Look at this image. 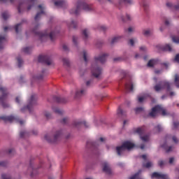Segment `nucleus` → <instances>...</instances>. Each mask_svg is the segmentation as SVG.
<instances>
[{
  "label": "nucleus",
  "mask_w": 179,
  "mask_h": 179,
  "mask_svg": "<svg viewBox=\"0 0 179 179\" xmlns=\"http://www.w3.org/2000/svg\"><path fill=\"white\" fill-rule=\"evenodd\" d=\"M141 138L143 142H148L150 141V137L148 135L141 136Z\"/></svg>",
  "instance_id": "obj_36"
},
{
  "label": "nucleus",
  "mask_w": 179,
  "mask_h": 179,
  "mask_svg": "<svg viewBox=\"0 0 179 179\" xmlns=\"http://www.w3.org/2000/svg\"><path fill=\"white\" fill-rule=\"evenodd\" d=\"M120 38H121V36H115V38H113L111 41V44L113 45L115 43L120 41Z\"/></svg>",
  "instance_id": "obj_31"
},
{
  "label": "nucleus",
  "mask_w": 179,
  "mask_h": 179,
  "mask_svg": "<svg viewBox=\"0 0 179 179\" xmlns=\"http://www.w3.org/2000/svg\"><path fill=\"white\" fill-rule=\"evenodd\" d=\"M15 101H16V102L17 103H20V96H17Z\"/></svg>",
  "instance_id": "obj_62"
},
{
  "label": "nucleus",
  "mask_w": 179,
  "mask_h": 179,
  "mask_svg": "<svg viewBox=\"0 0 179 179\" xmlns=\"http://www.w3.org/2000/svg\"><path fill=\"white\" fill-rule=\"evenodd\" d=\"M38 10H40V12L37 13L36 16L34 17V20L36 22H38L40 20L41 15H45V7H43L42 5L38 6Z\"/></svg>",
  "instance_id": "obj_12"
},
{
  "label": "nucleus",
  "mask_w": 179,
  "mask_h": 179,
  "mask_svg": "<svg viewBox=\"0 0 179 179\" xmlns=\"http://www.w3.org/2000/svg\"><path fill=\"white\" fill-rule=\"evenodd\" d=\"M38 62L45 63L47 65H50L52 64V59L51 57L48 55H40L38 58Z\"/></svg>",
  "instance_id": "obj_11"
},
{
  "label": "nucleus",
  "mask_w": 179,
  "mask_h": 179,
  "mask_svg": "<svg viewBox=\"0 0 179 179\" xmlns=\"http://www.w3.org/2000/svg\"><path fill=\"white\" fill-rule=\"evenodd\" d=\"M175 61H176L178 63H179V54L176 55L175 57Z\"/></svg>",
  "instance_id": "obj_59"
},
{
  "label": "nucleus",
  "mask_w": 179,
  "mask_h": 179,
  "mask_svg": "<svg viewBox=\"0 0 179 179\" xmlns=\"http://www.w3.org/2000/svg\"><path fill=\"white\" fill-rule=\"evenodd\" d=\"M175 84H176V86L178 88H179V75L178 74L175 75Z\"/></svg>",
  "instance_id": "obj_32"
},
{
  "label": "nucleus",
  "mask_w": 179,
  "mask_h": 179,
  "mask_svg": "<svg viewBox=\"0 0 179 179\" xmlns=\"http://www.w3.org/2000/svg\"><path fill=\"white\" fill-rule=\"evenodd\" d=\"M36 105V98L35 94H32L29 99V103L27 107L21 108V112L24 113L25 110H28L29 113H31L34 106Z\"/></svg>",
  "instance_id": "obj_7"
},
{
  "label": "nucleus",
  "mask_w": 179,
  "mask_h": 179,
  "mask_svg": "<svg viewBox=\"0 0 179 179\" xmlns=\"http://www.w3.org/2000/svg\"><path fill=\"white\" fill-rule=\"evenodd\" d=\"M145 132V127H138L135 130V133L138 134V135H142L143 133Z\"/></svg>",
  "instance_id": "obj_25"
},
{
  "label": "nucleus",
  "mask_w": 179,
  "mask_h": 179,
  "mask_svg": "<svg viewBox=\"0 0 179 179\" xmlns=\"http://www.w3.org/2000/svg\"><path fill=\"white\" fill-rule=\"evenodd\" d=\"M172 140L175 143H178V140L177 139V137L176 136H173L172 137Z\"/></svg>",
  "instance_id": "obj_58"
},
{
  "label": "nucleus",
  "mask_w": 179,
  "mask_h": 179,
  "mask_svg": "<svg viewBox=\"0 0 179 179\" xmlns=\"http://www.w3.org/2000/svg\"><path fill=\"white\" fill-rule=\"evenodd\" d=\"M101 165L103 166V171H104L107 174H111V169L108 162H102Z\"/></svg>",
  "instance_id": "obj_17"
},
{
  "label": "nucleus",
  "mask_w": 179,
  "mask_h": 179,
  "mask_svg": "<svg viewBox=\"0 0 179 179\" xmlns=\"http://www.w3.org/2000/svg\"><path fill=\"white\" fill-rule=\"evenodd\" d=\"M158 164L160 168L163 167V166L165 164L164 161H159Z\"/></svg>",
  "instance_id": "obj_53"
},
{
  "label": "nucleus",
  "mask_w": 179,
  "mask_h": 179,
  "mask_svg": "<svg viewBox=\"0 0 179 179\" xmlns=\"http://www.w3.org/2000/svg\"><path fill=\"white\" fill-rule=\"evenodd\" d=\"M53 100L57 103H66L67 100L64 97H61L58 96H54Z\"/></svg>",
  "instance_id": "obj_20"
},
{
  "label": "nucleus",
  "mask_w": 179,
  "mask_h": 179,
  "mask_svg": "<svg viewBox=\"0 0 179 179\" xmlns=\"http://www.w3.org/2000/svg\"><path fill=\"white\" fill-rule=\"evenodd\" d=\"M162 148H164L167 153H169L173 150V147L172 146L166 147V144H163L162 145Z\"/></svg>",
  "instance_id": "obj_27"
},
{
  "label": "nucleus",
  "mask_w": 179,
  "mask_h": 179,
  "mask_svg": "<svg viewBox=\"0 0 179 179\" xmlns=\"http://www.w3.org/2000/svg\"><path fill=\"white\" fill-rule=\"evenodd\" d=\"M82 9L85 12H92L94 10V7L87 3L85 0H79L77 3L76 8L71 10L70 13L78 15Z\"/></svg>",
  "instance_id": "obj_2"
},
{
  "label": "nucleus",
  "mask_w": 179,
  "mask_h": 179,
  "mask_svg": "<svg viewBox=\"0 0 179 179\" xmlns=\"http://www.w3.org/2000/svg\"><path fill=\"white\" fill-rule=\"evenodd\" d=\"M117 115L119 117H125L126 116V112L123 111L120 109V107L117 109Z\"/></svg>",
  "instance_id": "obj_29"
},
{
  "label": "nucleus",
  "mask_w": 179,
  "mask_h": 179,
  "mask_svg": "<svg viewBox=\"0 0 179 179\" xmlns=\"http://www.w3.org/2000/svg\"><path fill=\"white\" fill-rule=\"evenodd\" d=\"M53 111L59 115H62L63 113V111L58 108H53Z\"/></svg>",
  "instance_id": "obj_42"
},
{
  "label": "nucleus",
  "mask_w": 179,
  "mask_h": 179,
  "mask_svg": "<svg viewBox=\"0 0 179 179\" xmlns=\"http://www.w3.org/2000/svg\"><path fill=\"white\" fill-rule=\"evenodd\" d=\"M87 92V87H83L80 90H78L76 92V97L79 98L84 96Z\"/></svg>",
  "instance_id": "obj_16"
},
{
  "label": "nucleus",
  "mask_w": 179,
  "mask_h": 179,
  "mask_svg": "<svg viewBox=\"0 0 179 179\" xmlns=\"http://www.w3.org/2000/svg\"><path fill=\"white\" fill-rule=\"evenodd\" d=\"M157 132H161V131H162L163 128L161 125H157L156 127H155Z\"/></svg>",
  "instance_id": "obj_49"
},
{
  "label": "nucleus",
  "mask_w": 179,
  "mask_h": 179,
  "mask_svg": "<svg viewBox=\"0 0 179 179\" xmlns=\"http://www.w3.org/2000/svg\"><path fill=\"white\" fill-rule=\"evenodd\" d=\"M134 146H135V145L134 143H131L130 141H125L122 143V145L121 146H117L116 148V151H117V155L119 156H121L125 150H129L134 148Z\"/></svg>",
  "instance_id": "obj_5"
},
{
  "label": "nucleus",
  "mask_w": 179,
  "mask_h": 179,
  "mask_svg": "<svg viewBox=\"0 0 179 179\" xmlns=\"http://www.w3.org/2000/svg\"><path fill=\"white\" fill-rule=\"evenodd\" d=\"M1 16L4 20H6L9 17V15L7 12L3 13Z\"/></svg>",
  "instance_id": "obj_37"
},
{
  "label": "nucleus",
  "mask_w": 179,
  "mask_h": 179,
  "mask_svg": "<svg viewBox=\"0 0 179 179\" xmlns=\"http://www.w3.org/2000/svg\"><path fill=\"white\" fill-rule=\"evenodd\" d=\"M77 40H78V38L75 36H73V42L74 43L75 45L77 44Z\"/></svg>",
  "instance_id": "obj_56"
},
{
  "label": "nucleus",
  "mask_w": 179,
  "mask_h": 179,
  "mask_svg": "<svg viewBox=\"0 0 179 179\" xmlns=\"http://www.w3.org/2000/svg\"><path fill=\"white\" fill-rule=\"evenodd\" d=\"M157 63V59H150L148 61V64H147V66L148 67H153Z\"/></svg>",
  "instance_id": "obj_24"
},
{
  "label": "nucleus",
  "mask_w": 179,
  "mask_h": 179,
  "mask_svg": "<svg viewBox=\"0 0 179 179\" xmlns=\"http://www.w3.org/2000/svg\"><path fill=\"white\" fill-rule=\"evenodd\" d=\"M1 120H4L5 122H19L21 125H22L24 123V121L21 120L19 119V117H15V116H3L0 117Z\"/></svg>",
  "instance_id": "obj_10"
},
{
  "label": "nucleus",
  "mask_w": 179,
  "mask_h": 179,
  "mask_svg": "<svg viewBox=\"0 0 179 179\" xmlns=\"http://www.w3.org/2000/svg\"><path fill=\"white\" fill-rule=\"evenodd\" d=\"M82 124H83L84 126H85L86 127H88L87 126V123L86 122H80L78 120H76L73 122V126L76 127H80Z\"/></svg>",
  "instance_id": "obj_23"
},
{
  "label": "nucleus",
  "mask_w": 179,
  "mask_h": 179,
  "mask_svg": "<svg viewBox=\"0 0 179 179\" xmlns=\"http://www.w3.org/2000/svg\"><path fill=\"white\" fill-rule=\"evenodd\" d=\"M6 38L5 36H0V50L3 48L4 44L6 43Z\"/></svg>",
  "instance_id": "obj_21"
},
{
  "label": "nucleus",
  "mask_w": 179,
  "mask_h": 179,
  "mask_svg": "<svg viewBox=\"0 0 179 179\" xmlns=\"http://www.w3.org/2000/svg\"><path fill=\"white\" fill-rule=\"evenodd\" d=\"M17 9H18V13L20 14H22L24 9V4L23 3H20L18 7H17Z\"/></svg>",
  "instance_id": "obj_30"
},
{
  "label": "nucleus",
  "mask_w": 179,
  "mask_h": 179,
  "mask_svg": "<svg viewBox=\"0 0 179 179\" xmlns=\"http://www.w3.org/2000/svg\"><path fill=\"white\" fill-rule=\"evenodd\" d=\"M153 89L156 92H159L164 90H166V92H169L171 91V84L168 81H161L156 84L153 87Z\"/></svg>",
  "instance_id": "obj_4"
},
{
  "label": "nucleus",
  "mask_w": 179,
  "mask_h": 179,
  "mask_svg": "<svg viewBox=\"0 0 179 179\" xmlns=\"http://www.w3.org/2000/svg\"><path fill=\"white\" fill-rule=\"evenodd\" d=\"M166 6H167L168 8H173V9H175L176 10H178V9H179V4H178V5H176V6H173V4L171 3H170V2L166 3Z\"/></svg>",
  "instance_id": "obj_26"
},
{
  "label": "nucleus",
  "mask_w": 179,
  "mask_h": 179,
  "mask_svg": "<svg viewBox=\"0 0 179 179\" xmlns=\"http://www.w3.org/2000/svg\"><path fill=\"white\" fill-rule=\"evenodd\" d=\"M83 56L84 57V61L87 62V52L86 51L83 52Z\"/></svg>",
  "instance_id": "obj_46"
},
{
  "label": "nucleus",
  "mask_w": 179,
  "mask_h": 179,
  "mask_svg": "<svg viewBox=\"0 0 179 179\" xmlns=\"http://www.w3.org/2000/svg\"><path fill=\"white\" fill-rule=\"evenodd\" d=\"M179 126V122H173V127L176 129Z\"/></svg>",
  "instance_id": "obj_60"
},
{
  "label": "nucleus",
  "mask_w": 179,
  "mask_h": 179,
  "mask_svg": "<svg viewBox=\"0 0 179 179\" xmlns=\"http://www.w3.org/2000/svg\"><path fill=\"white\" fill-rule=\"evenodd\" d=\"M70 27H73V29H76L77 24L74 21H72L71 24L69 25Z\"/></svg>",
  "instance_id": "obj_45"
},
{
  "label": "nucleus",
  "mask_w": 179,
  "mask_h": 179,
  "mask_svg": "<svg viewBox=\"0 0 179 179\" xmlns=\"http://www.w3.org/2000/svg\"><path fill=\"white\" fill-rule=\"evenodd\" d=\"M37 0H24L25 2H28L29 3H30L27 8V10H30L32 8V6H34V4L36 3Z\"/></svg>",
  "instance_id": "obj_22"
},
{
  "label": "nucleus",
  "mask_w": 179,
  "mask_h": 179,
  "mask_svg": "<svg viewBox=\"0 0 179 179\" xmlns=\"http://www.w3.org/2000/svg\"><path fill=\"white\" fill-rule=\"evenodd\" d=\"M120 18H121V20H122L123 22L130 21V20H131V17H130L129 15H126V18H124L123 16H121Z\"/></svg>",
  "instance_id": "obj_34"
},
{
  "label": "nucleus",
  "mask_w": 179,
  "mask_h": 179,
  "mask_svg": "<svg viewBox=\"0 0 179 179\" xmlns=\"http://www.w3.org/2000/svg\"><path fill=\"white\" fill-rule=\"evenodd\" d=\"M135 111L138 114V113L143 112L144 111V108H142V107L137 108L135 109Z\"/></svg>",
  "instance_id": "obj_40"
},
{
  "label": "nucleus",
  "mask_w": 179,
  "mask_h": 179,
  "mask_svg": "<svg viewBox=\"0 0 179 179\" xmlns=\"http://www.w3.org/2000/svg\"><path fill=\"white\" fill-rule=\"evenodd\" d=\"M143 34H144V36H149L151 34V31H150V29L144 30Z\"/></svg>",
  "instance_id": "obj_39"
},
{
  "label": "nucleus",
  "mask_w": 179,
  "mask_h": 179,
  "mask_svg": "<svg viewBox=\"0 0 179 179\" xmlns=\"http://www.w3.org/2000/svg\"><path fill=\"white\" fill-rule=\"evenodd\" d=\"M159 113H162V115L164 116L167 115L166 110L165 109H164L162 106H156L152 108L151 112L148 114V117L155 118L157 116Z\"/></svg>",
  "instance_id": "obj_8"
},
{
  "label": "nucleus",
  "mask_w": 179,
  "mask_h": 179,
  "mask_svg": "<svg viewBox=\"0 0 179 179\" xmlns=\"http://www.w3.org/2000/svg\"><path fill=\"white\" fill-rule=\"evenodd\" d=\"M7 162H4V161H1L0 162V166H2V167H6L7 166Z\"/></svg>",
  "instance_id": "obj_50"
},
{
  "label": "nucleus",
  "mask_w": 179,
  "mask_h": 179,
  "mask_svg": "<svg viewBox=\"0 0 179 179\" xmlns=\"http://www.w3.org/2000/svg\"><path fill=\"white\" fill-rule=\"evenodd\" d=\"M38 26H36L33 30L32 32L38 36L41 40H43V38H50L51 41H54L55 40V38L57 37V34H58V31H50V34L45 31H36Z\"/></svg>",
  "instance_id": "obj_3"
},
{
  "label": "nucleus",
  "mask_w": 179,
  "mask_h": 179,
  "mask_svg": "<svg viewBox=\"0 0 179 179\" xmlns=\"http://www.w3.org/2000/svg\"><path fill=\"white\" fill-rule=\"evenodd\" d=\"M108 54H103L98 57H94V62L91 66V73L93 77L98 78L102 73V68L99 66V62L103 64L106 62Z\"/></svg>",
  "instance_id": "obj_1"
},
{
  "label": "nucleus",
  "mask_w": 179,
  "mask_h": 179,
  "mask_svg": "<svg viewBox=\"0 0 179 179\" xmlns=\"http://www.w3.org/2000/svg\"><path fill=\"white\" fill-rule=\"evenodd\" d=\"M158 50L172 52L173 49L170 45H166L164 46L162 45H157L156 46Z\"/></svg>",
  "instance_id": "obj_15"
},
{
  "label": "nucleus",
  "mask_w": 179,
  "mask_h": 179,
  "mask_svg": "<svg viewBox=\"0 0 179 179\" xmlns=\"http://www.w3.org/2000/svg\"><path fill=\"white\" fill-rule=\"evenodd\" d=\"M44 115L47 119H50L51 117V114L49 113L48 112H45Z\"/></svg>",
  "instance_id": "obj_52"
},
{
  "label": "nucleus",
  "mask_w": 179,
  "mask_h": 179,
  "mask_svg": "<svg viewBox=\"0 0 179 179\" xmlns=\"http://www.w3.org/2000/svg\"><path fill=\"white\" fill-rule=\"evenodd\" d=\"M92 83H93L92 80H90L87 81L85 85H87V87H90L92 84Z\"/></svg>",
  "instance_id": "obj_55"
},
{
  "label": "nucleus",
  "mask_w": 179,
  "mask_h": 179,
  "mask_svg": "<svg viewBox=\"0 0 179 179\" xmlns=\"http://www.w3.org/2000/svg\"><path fill=\"white\" fill-rule=\"evenodd\" d=\"M151 178H156V179H169L168 175L165 174H160L157 172L152 173L151 175Z\"/></svg>",
  "instance_id": "obj_13"
},
{
  "label": "nucleus",
  "mask_w": 179,
  "mask_h": 179,
  "mask_svg": "<svg viewBox=\"0 0 179 179\" xmlns=\"http://www.w3.org/2000/svg\"><path fill=\"white\" fill-rule=\"evenodd\" d=\"M55 6L58 8H66L67 6V3L66 1H59L55 2Z\"/></svg>",
  "instance_id": "obj_19"
},
{
  "label": "nucleus",
  "mask_w": 179,
  "mask_h": 179,
  "mask_svg": "<svg viewBox=\"0 0 179 179\" xmlns=\"http://www.w3.org/2000/svg\"><path fill=\"white\" fill-rule=\"evenodd\" d=\"M17 59L18 62V66L20 68L23 64V60L20 57H17Z\"/></svg>",
  "instance_id": "obj_41"
},
{
  "label": "nucleus",
  "mask_w": 179,
  "mask_h": 179,
  "mask_svg": "<svg viewBox=\"0 0 179 179\" xmlns=\"http://www.w3.org/2000/svg\"><path fill=\"white\" fill-rule=\"evenodd\" d=\"M0 92L2 94V96H0V103L2 106L6 108H8V103H6L8 99V92H7V89L3 87H0Z\"/></svg>",
  "instance_id": "obj_6"
},
{
  "label": "nucleus",
  "mask_w": 179,
  "mask_h": 179,
  "mask_svg": "<svg viewBox=\"0 0 179 179\" xmlns=\"http://www.w3.org/2000/svg\"><path fill=\"white\" fill-rule=\"evenodd\" d=\"M83 35L84 37H85V38H88L87 29L83 30Z\"/></svg>",
  "instance_id": "obj_48"
},
{
  "label": "nucleus",
  "mask_w": 179,
  "mask_h": 179,
  "mask_svg": "<svg viewBox=\"0 0 179 179\" xmlns=\"http://www.w3.org/2000/svg\"><path fill=\"white\" fill-rule=\"evenodd\" d=\"M141 6H143L144 8V10H147L148 8V5L145 1H143L141 4Z\"/></svg>",
  "instance_id": "obj_44"
},
{
  "label": "nucleus",
  "mask_w": 179,
  "mask_h": 179,
  "mask_svg": "<svg viewBox=\"0 0 179 179\" xmlns=\"http://www.w3.org/2000/svg\"><path fill=\"white\" fill-rule=\"evenodd\" d=\"M63 49H64L65 51H67V50H68V47H67V45H63Z\"/></svg>",
  "instance_id": "obj_64"
},
{
  "label": "nucleus",
  "mask_w": 179,
  "mask_h": 179,
  "mask_svg": "<svg viewBox=\"0 0 179 179\" xmlns=\"http://www.w3.org/2000/svg\"><path fill=\"white\" fill-rule=\"evenodd\" d=\"M20 26H21V23H19V24H16L15 27V32L17 34L19 33V28H20Z\"/></svg>",
  "instance_id": "obj_47"
},
{
  "label": "nucleus",
  "mask_w": 179,
  "mask_h": 179,
  "mask_svg": "<svg viewBox=\"0 0 179 179\" xmlns=\"http://www.w3.org/2000/svg\"><path fill=\"white\" fill-rule=\"evenodd\" d=\"M141 172H142L141 170L138 171V172L136 173L134 176L130 178V179H143L141 176Z\"/></svg>",
  "instance_id": "obj_28"
},
{
  "label": "nucleus",
  "mask_w": 179,
  "mask_h": 179,
  "mask_svg": "<svg viewBox=\"0 0 179 179\" xmlns=\"http://www.w3.org/2000/svg\"><path fill=\"white\" fill-rule=\"evenodd\" d=\"M69 121V117H64L61 120V123L63 124H66Z\"/></svg>",
  "instance_id": "obj_38"
},
{
  "label": "nucleus",
  "mask_w": 179,
  "mask_h": 179,
  "mask_svg": "<svg viewBox=\"0 0 179 179\" xmlns=\"http://www.w3.org/2000/svg\"><path fill=\"white\" fill-rule=\"evenodd\" d=\"M63 63H64V65H66V66H69V59H66V58H64V59H63Z\"/></svg>",
  "instance_id": "obj_43"
},
{
  "label": "nucleus",
  "mask_w": 179,
  "mask_h": 179,
  "mask_svg": "<svg viewBox=\"0 0 179 179\" xmlns=\"http://www.w3.org/2000/svg\"><path fill=\"white\" fill-rule=\"evenodd\" d=\"M129 43L131 45L134 46V41L133 39H130Z\"/></svg>",
  "instance_id": "obj_61"
},
{
  "label": "nucleus",
  "mask_w": 179,
  "mask_h": 179,
  "mask_svg": "<svg viewBox=\"0 0 179 179\" xmlns=\"http://www.w3.org/2000/svg\"><path fill=\"white\" fill-rule=\"evenodd\" d=\"M1 178H2V179H10V177L8 175H6V174H3L1 176Z\"/></svg>",
  "instance_id": "obj_54"
},
{
  "label": "nucleus",
  "mask_w": 179,
  "mask_h": 179,
  "mask_svg": "<svg viewBox=\"0 0 179 179\" xmlns=\"http://www.w3.org/2000/svg\"><path fill=\"white\" fill-rule=\"evenodd\" d=\"M61 137H62V131H58L55 134L53 138H51V136L48 134L45 135L44 136V138L50 143H55L58 142V141L61 138Z\"/></svg>",
  "instance_id": "obj_9"
},
{
  "label": "nucleus",
  "mask_w": 179,
  "mask_h": 179,
  "mask_svg": "<svg viewBox=\"0 0 179 179\" xmlns=\"http://www.w3.org/2000/svg\"><path fill=\"white\" fill-rule=\"evenodd\" d=\"M152 162H147L146 164L145 162H143V166L144 168H147V169L152 167Z\"/></svg>",
  "instance_id": "obj_33"
},
{
  "label": "nucleus",
  "mask_w": 179,
  "mask_h": 179,
  "mask_svg": "<svg viewBox=\"0 0 179 179\" xmlns=\"http://www.w3.org/2000/svg\"><path fill=\"white\" fill-rule=\"evenodd\" d=\"M145 99V96H138V102L143 103V101Z\"/></svg>",
  "instance_id": "obj_51"
},
{
  "label": "nucleus",
  "mask_w": 179,
  "mask_h": 179,
  "mask_svg": "<svg viewBox=\"0 0 179 179\" xmlns=\"http://www.w3.org/2000/svg\"><path fill=\"white\" fill-rule=\"evenodd\" d=\"M140 50H141V51H146L147 48H146L145 46H143V47H141V48H140Z\"/></svg>",
  "instance_id": "obj_63"
},
{
  "label": "nucleus",
  "mask_w": 179,
  "mask_h": 179,
  "mask_svg": "<svg viewBox=\"0 0 179 179\" xmlns=\"http://www.w3.org/2000/svg\"><path fill=\"white\" fill-rule=\"evenodd\" d=\"M22 52H25V54H29L31 52V48L27 47L22 49Z\"/></svg>",
  "instance_id": "obj_35"
},
{
  "label": "nucleus",
  "mask_w": 179,
  "mask_h": 179,
  "mask_svg": "<svg viewBox=\"0 0 179 179\" xmlns=\"http://www.w3.org/2000/svg\"><path fill=\"white\" fill-rule=\"evenodd\" d=\"M100 29L103 31H106L107 30V27L106 26H101Z\"/></svg>",
  "instance_id": "obj_57"
},
{
  "label": "nucleus",
  "mask_w": 179,
  "mask_h": 179,
  "mask_svg": "<svg viewBox=\"0 0 179 179\" xmlns=\"http://www.w3.org/2000/svg\"><path fill=\"white\" fill-rule=\"evenodd\" d=\"M125 90L127 92H133L134 84L132 83V81L131 80L129 82L126 83Z\"/></svg>",
  "instance_id": "obj_18"
},
{
  "label": "nucleus",
  "mask_w": 179,
  "mask_h": 179,
  "mask_svg": "<svg viewBox=\"0 0 179 179\" xmlns=\"http://www.w3.org/2000/svg\"><path fill=\"white\" fill-rule=\"evenodd\" d=\"M134 3V2L133 0H119V3L117 5V8H121V6H124V5L127 6L128 5H131Z\"/></svg>",
  "instance_id": "obj_14"
}]
</instances>
